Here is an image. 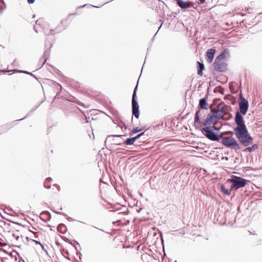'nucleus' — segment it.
<instances>
[{"mask_svg":"<svg viewBox=\"0 0 262 262\" xmlns=\"http://www.w3.org/2000/svg\"><path fill=\"white\" fill-rule=\"evenodd\" d=\"M235 121L236 126L234 128L235 135L239 142L244 146H248L253 143V138L250 136L244 123L241 113L237 112L235 115Z\"/></svg>","mask_w":262,"mask_h":262,"instance_id":"1","label":"nucleus"},{"mask_svg":"<svg viewBox=\"0 0 262 262\" xmlns=\"http://www.w3.org/2000/svg\"><path fill=\"white\" fill-rule=\"evenodd\" d=\"M202 115V111L201 110L198 111L195 114L194 123H199L201 125L207 126L213 125L215 126V124L217 123L220 120L219 116H217L213 111L212 110L211 113H209L206 118L202 122L200 121V116Z\"/></svg>","mask_w":262,"mask_h":262,"instance_id":"2","label":"nucleus"},{"mask_svg":"<svg viewBox=\"0 0 262 262\" xmlns=\"http://www.w3.org/2000/svg\"><path fill=\"white\" fill-rule=\"evenodd\" d=\"M232 133L231 132H226L221 134L220 136V139H222V143L226 147L234 150H238L240 149V146L235 140V139L232 137H223V135Z\"/></svg>","mask_w":262,"mask_h":262,"instance_id":"3","label":"nucleus"},{"mask_svg":"<svg viewBox=\"0 0 262 262\" xmlns=\"http://www.w3.org/2000/svg\"><path fill=\"white\" fill-rule=\"evenodd\" d=\"M226 51L224 50L217 56L214 62V69L219 72H224L226 70L227 64L225 62Z\"/></svg>","mask_w":262,"mask_h":262,"instance_id":"4","label":"nucleus"},{"mask_svg":"<svg viewBox=\"0 0 262 262\" xmlns=\"http://www.w3.org/2000/svg\"><path fill=\"white\" fill-rule=\"evenodd\" d=\"M220 127L215 126H205L202 129V132L203 135L207 138L208 139L211 141H217L220 139L219 136L215 135L213 132V130H219Z\"/></svg>","mask_w":262,"mask_h":262,"instance_id":"5","label":"nucleus"},{"mask_svg":"<svg viewBox=\"0 0 262 262\" xmlns=\"http://www.w3.org/2000/svg\"><path fill=\"white\" fill-rule=\"evenodd\" d=\"M230 107L225 104L223 103H220L218 104L217 107L215 108L212 109L213 112L219 116V119H222L224 116L229 114L230 111Z\"/></svg>","mask_w":262,"mask_h":262,"instance_id":"6","label":"nucleus"},{"mask_svg":"<svg viewBox=\"0 0 262 262\" xmlns=\"http://www.w3.org/2000/svg\"><path fill=\"white\" fill-rule=\"evenodd\" d=\"M228 181L232 183L231 188L235 190L244 187L247 182L246 180L236 176H234L232 179H229Z\"/></svg>","mask_w":262,"mask_h":262,"instance_id":"7","label":"nucleus"},{"mask_svg":"<svg viewBox=\"0 0 262 262\" xmlns=\"http://www.w3.org/2000/svg\"><path fill=\"white\" fill-rule=\"evenodd\" d=\"M138 88V85H136L135 88L134 93L132 98V112L133 114L135 116L136 118H138L139 117V105L136 100V91Z\"/></svg>","mask_w":262,"mask_h":262,"instance_id":"8","label":"nucleus"},{"mask_svg":"<svg viewBox=\"0 0 262 262\" xmlns=\"http://www.w3.org/2000/svg\"><path fill=\"white\" fill-rule=\"evenodd\" d=\"M52 47V45L50 42H47L46 41L45 42V48L46 50L45 51L43 54L40 58V61L42 62V65L45 64V63L47 61L50 52V48Z\"/></svg>","mask_w":262,"mask_h":262,"instance_id":"9","label":"nucleus"},{"mask_svg":"<svg viewBox=\"0 0 262 262\" xmlns=\"http://www.w3.org/2000/svg\"><path fill=\"white\" fill-rule=\"evenodd\" d=\"M240 113L243 115H245L248 111V102L244 98L241 99L240 102L239 103Z\"/></svg>","mask_w":262,"mask_h":262,"instance_id":"10","label":"nucleus"},{"mask_svg":"<svg viewBox=\"0 0 262 262\" xmlns=\"http://www.w3.org/2000/svg\"><path fill=\"white\" fill-rule=\"evenodd\" d=\"M215 51L216 50L214 49H210L206 52V59L209 63H211L212 61Z\"/></svg>","mask_w":262,"mask_h":262,"instance_id":"11","label":"nucleus"},{"mask_svg":"<svg viewBox=\"0 0 262 262\" xmlns=\"http://www.w3.org/2000/svg\"><path fill=\"white\" fill-rule=\"evenodd\" d=\"M40 219L44 222L49 221L51 219V215L48 211H42L40 214Z\"/></svg>","mask_w":262,"mask_h":262,"instance_id":"12","label":"nucleus"},{"mask_svg":"<svg viewBox=\"0 0 262 262\" xmlns=\"http://www.w3.org/2000/svg\"><path fill=\"white\" fill-rule=\"evenodd\" d=\"M144 134V133L143 132L141 134H138L135 137L128 138L125 141L124 143L126 145H132L134 143L136 139L139 138L141 136L143 135Z\"/></svg>","mask_w":262,"mask_h":262,"instance_id":"13","label":"nucleus"},{"mask_svg":"<svg viewBox=\"0 0 262 262\" xmlns=\"http://www.w3.org/2000/svg\"><path fill=\"white\" fill-rule=\"evenodd\" d=\"M178 6L182 8H187L191 6V3L190 2H186L182 0H176Z\"/></svg>","mask_w":262,"mask_h":262,"instance_id":"14","label":"nucleus"},{"mask_svg":"<svg viewBox=\"0 0 262 262\" xmlns=\"http://www.w3.org/2000/svg\"><path fill=\"white\" fill-rule=\"evenodd\" d=\"M141 259L143 262H150L151 260V256L147 253H144L141 255Z\"/></svg>","mask_w":262,"mask_h":262,"instance_id":"15","label":"nucleus"},{"mask_svg":"<svg viewBox=\"0 0 262 262\" xmlns=\"http://www.w3.org/2000/svg\"><path fill=\"white\" fill-rule=\"evenodd\" d=\"M13 73L17 72V73H20L29 74L30 75H31L32 77H34L36 80H38V78L36 77V76L35 75H34L32 73L29 72L27 71L15 69V70H13Z\"/></svg>","mask_w":262,"mask_h":262,"instance_id":"16","label":"nucleus"},{"mask_svg":"<svg viewBox=\"0 0 262 262\" xmlns=\"http://www.w3.org/2000/svg\"><path fill=\"white\" fill-rule=\"evenodd\" d=\"M13 73L17 72V73H20L29 74L30 75H31L32 77H34L36 80H38V78L36 77V76L35 75H34L32 73L29 72L27 71L15 69V70H13Z\"/></svg>","mask_w":262,"mask_h":262,"instance_id":"17","label":"nucleus"},{"mask_svg":"<svg viewBox=\"0 0 262 262\" xmlns=\"http://www.w3.org/2000/svg\"><path fill=\"white\" fill-rule=\"evenodd\" d=\"M199 106L201 108L207 109L208 107V104L206 102L205 98L201 99L199 101Z\"/></svg>","mask_w":262,"mask_h":262,"instance_id":"18","label":"nucleus"},{"mask_svg":"<svg viewBox=\"0 0 262 262\" xmlns=\"http://www.w3.org/2000/svg\"><path fill=\"white\" fill-rule=\"evenodd\" d=\"M198 64H199L198 74L200 76H202V75H203V70L204 69V64L203 63H200L199 61L198 62Z\"/></svg>","mask_w":262,"mask_h":262,"instance_id":"19","label":"nucleus"},{"mask_svg":"<svg viewBox=\"0 0 262 262\" xmlns=\"http://www.w3.org/2000/svg\"><path fill=\"white\" fill-rule=\"evenodd\" d=\"M258 148V146L257 144H254L252 146L247 147L244 149V151L245 152L249 151L251 152L252 151H254Z\"/></svg>","mask_w":262,"mask_h":262,"instance_id":"20","label":"nucleus"},{"mask_svg":"<svg viewBox=\"0 0 262 262\" xmlns=\"http://www.w3.org/2000/svg\"><path fill=\"white\" fill-rule=\"evenodd\" d=\"M52 180V179L50 177H49V178H47L45 182H44V187L47 189H49L51 188V185L50 184V183H51V181Z\"/></svg>","mask_w":262,"mask_h":262,"instance_id":"21","label":"nucleus"},{"mask_svg":"<svg viewBox=\"0 0 262 262\" xmlns=\"http://www.w3.org/2000/svg\"><path fill=\"white\" fill-rule=\"evenodd\" d=\"M39 105H40V104H39L38 105H36V106H34V107L31 109V110L30 111V112H29V113H28L26 116H25L24 117H23V118H21V119H18V121H20V120H23V119H25V118H26L28 115H30V114L31 113H32V112H33V111H35V110H36L38 107V106H39Z\"/></svg>","mask_w":262,"mask_h":262,"instance_id":"22","label":"nucleus"},{"mask_svg":"<svg viewBox=\"0 0 262 262\" xmlns=\"http://www.w3.org/2000/svg\"><path fill=\"white\" fill-rule=\"evenodd\" d=\"M0 2L4 5V7H0V13L2 14H3L4 10L6 9V5L4 0H0Z\"/></svg>","mask_w":262,"mask_h":262,"instance_id":"23","label":"nucleus"},{"mask_svg":"<svg viewBox=\"0 0 262 262\" xmlns=\"http://www.w3.org/2000/svg\"><path fill=\"white\" fill-rule=\"evenodd\" d=\"M88 7V8H90V7L98 8V6H93V5H91L84 4L83 5L77 7V9H80V8H84V7Z\"/></svg>","mask_w":262,"mask_h":262,"instance_id":"24","label":"nucleus"},{"mask_svg":"<svg viewBox=\"0 0 262 262\" xmlns=\"http://www.w3.org/2000/svg\"><path fill=\"white\" fill-rule=\"evenodd\" d=\"M144 129V128H139L138 127L135 128L132 130V133H130V135L137 133Z\"/></svg>","mask_w":262,"mask_h":262,"instance_id":"25","label":"nucleus"},{"mask_svg":"<svg viewBox=\"0 0 262 262\" xmlns=\"http://www.w3.org/2000/svg\"><path fill=\"white\" fill-rule=\"evenodd\" d=\"M54 212L55 213L57 214H60V215H63L64 216H67L68 220H72V221L74 220L72 218H71V217H70L69 216H68L67 214L61 212H58V211H54Z\"/></svg>","mask_w":262,"mask_h":262,"instance_id":"26","label":"nucleus"},{"mask_svg":"<svg viewBox=\"0 0 262 262\" xmlns=\"http://www.w3.org/2000/svg\"><path fill=\"white\" fill-rule=\"evenodd\" d=\"M7 130V127L6 126H3L0 127V135L3 132H6Z\"/></svg>","mask_w":262,"mask_h":262,"instance_id":"27","label":"nucleus"},{"mask_svg":"<svg viewBox=\"0 0 262 262\" xmlns=\"http://www.w3.org/2000/svg\"><path fill=\"white\" fill-rule=\"evenodd\" d=\"M57 228L58 230H62V229H63L65 230L66 226L63 224H60L59 225H58Z\"/></svg>","mask_w":262,"mask_h":262,"instance_id":"28","label":"nucleus"},{"mask_svg":"<svg viewBox=\"0 0 262 262\" xmlns=\"http://www.w3.org/2000/svg\"><path fill=\"white\" fill-rule=\"evenodd\" d=\"M40 246H41L42 250L44 251L46 254L49 256V253L48 252L47 250L45 247V246L42 244H41V245H40Z\"/></svg>","mask_w":262,"mask_h":262,"instance_id":"29","label":"nucleus"},{"mask_svg":"<svg viewBox=\"0 0 262 262\" xmlns=\"http://www.w3.org/2000/svg\"><path fill=\"white\" fill-rule=\"evenodd\" d=\"M66 28H64L63 29H59L58 28H57L55 29V30H56V33H59L62 31V30H64Z\"/></svg>","mask_w":262,"mask_h":262,"instance_id":"30","label":"nucleus"},{"mask_svg":"<svg viewBox=\"0 0 262 262\" xmlns=\"http://www.w3.org/2000/svg\"><path fill=\"white\" fill-rule=\"evenodd\" d=\"M32 241L34 242L36 244H38L39 245H41V243L39 241L35 239H32Z\"/></svg>","mask_w":262,"mask_h":262,"instance_id":"31","label":"nucleus"},{"mask_svg":"<svg viewBox=\"0 0 262 262\" xmlns=\"http://www.w3.org/2000/svg\"><path fill=\"white\" fill-rule=\"evenodd\" d=\"M27 2L29 4H32L35 2V0H27Z\"/></svg>","mask_w":262,"mask_h":262,"instance_id":"32","label":"nucleus"},{"mask_svg":"<svg viewBox=\"0 0 262 262\" xmlns=\"http://www.w3.org/2000/svg\"><path fill=\"white\" fill-rule=\"evenodd\" d=\"M54 29H51L50 31V33H45V35H49L50 34L52 33V32H54Z\"/></svg>","mask_w":262,"mask_h":262,"instance_id":"33","label":"nucleus"},{"mask_svg":"<svg viewBox=\"0 0 262 262\" xmlns=\"http://www.w3.org/2000/svg\"><path fill=\"white\" fill-rule=\"evenodd\" d=\"M223 191H224V193L226 194H230V192L227 189L225 190H224V189H223Z\"/></svg>","mask_w":262,"mask_h":262,"instance_id":"34","label":"nucleus"},{"mask_svg":"<svg viewBox=\"0 0 262 262\" xmlns=\"http://www.w3.org/2000/svg\"><path fill=\"white\" fill-rule=\"evenodd\" d=\"M56 85H57V88H59L60 89V90H61L62 86L60 84L56 83Z\"/></svg>","mask_w":262,"mask_h":262,"instance_id":"35","label":"nucleus"},{"mask_svg":"<svg viewBox=\"0 0 262 262\" xmlns=\"http://www.w3.org/2000/svg\"><path fill=\"white\" fill-rule=\"evenodd\" d=\"M73 246H74L75 250L76 251V254H78L79 253V250H78L77 247H76L75 245H74Z\"/></svg>","mask_w":262,"mask_h":262,"instance_id":"36","label":"nucleus"},{"mask_svg":"<svg viewBox=\"0 0 262 262\" xmlns=\"http://www.w3.org/2000/svg\"><path fill=\"white\" fill-rule=\"evenodd\" d=\"M123 126H124L123 124H121V125H117V128H118V127H119V128H120L121 129H122Z\"/></svg>","mask_w":262,"mask_h":262,"instance_id":"37","label":"nucleus"},{"mask_svg":"<svg viewBox=\"0 0 262 262\" xmlns=\"http://www.w3.org/2000/svg\"><path fill=\"white\" fill-rule=\"evenodd\" d=\"M12 235L16 238V240H18L19 239V236H15L14 233H13Z\"/></svg>","mask_w":262,"mask_h":262,"instance_id":"38","label":"nucleus"},{"mask_svg":"<svg viewBox=\"0 0 262 262\" xmlns=\"http://www.w3.org/2000/svg\"><path fill=\"white\" fill-rule=\"evenodd\" d=\"M0 245L2 247H5L7 245V244L6 243H0Z\"/></svg>","mask_w":262,"mask_h":262,"instance_id":"39","label":"nucleus"},{"mask_svg":"<svg viewBox=\"0 0 262 262\" xmlns=\"http://www.w3.org/2000/svg\"><path fill=\"white\" fill-rule=\"evenodd\" d=\"M77 255H78L79 258V259H81V256H82V254H81V253H80V252H79V253H78V254H77Z\"/></svg>","mask_w":262,"mask_h":262,"instance_id":"40","label":"nucleus"},{"mask_svg":"<svg viewBox=\"0 0 262 262\" xmlns=\"http://www.w3.org/2000/svg\"><path fill=\"white\" fill-rule=\"evenodd\" d=\"M41 19H38L36 20V24H39V23L41 22Z\"/></svg>","mask_w":262,"mask_h":262,"instance_id":"41","label":"nucleus"},{"mask_svg":"<svg viewBox=\"0 0 262 262\" xmlns=\"http://www.w3.org/2000/svg\"><path fill=\"white\" fill-rule=\"evenodd\" d=\"M20 261H22L23 262H26L21 257H20L19 262H20Z\"/></svg>","mask_w":262,"mask_h":262,"instance_id":"42","label":"nucleus"},{"mask_svg":"<svg viewBox=\"0 0 262 262\" xmlns=\"http://www.w3.org/2000/svg\"><path fill=\"white\" fill-rule=\"evenodd\" d=\"M201 4H203L205 3V0H199Z\"/></svg>","mask_w":262,"mask_h":262,"instance_id":"43","label":"nucleus"},{"mask_svg":"<svg viewBox=\"0 0 262 262\" xmlns=\"http://www.w3.org/2000/svg\"><path fill=\"white\" fill-rule=\"evenodd\" d=\"M34 31H35L36 33H37V32H38V31H37V30H36L35 26H34Z\"/></svg>","mask_w":262,"mask_h":262,"instance_id":"44","label":"nucleus"},{"mask_svg":"<svg viewBox=\"0 0 262 262\" xmlns=\"http://www.w3.org/2000/svg\"><path fill=\"white\" fill-rule=\"evenodd\" d=\"M15 62V60H14V61L12 63V65L13 66H14Z\"/></svg>","mask_w":262,"mask_h":262,"instance_id":"45","label":"nucleus"},{"mask_svg":"<svg viewBox=\"0 0 262 262\" xmlns=\"http://www.w3.org/2000/svg\"><path fill=\"white\" fill-rule=\"evenodd\" d=\"M122 136L123 135H115V136H116V137H120V136Z\"/></svg>","mask_w":262,"mask_h":262,"instance_id":"46","label":"nucleus"},{"mask_svg":"<svg viewBox=\"0 0 262 262\" xmlns=\"http://www.w3.org/2000/svg\"><path fill=\"white\" fill-rule=\"evenodd\" d=\"M65 253H66L67 254H68V255H69V251H67V250H66V251Z\"/></svg>","mask_w":262,"mask_h":262,"instance_id":"47","label":"nucleus"},{"mask_svg":"<svg viewBox=\"0 0 262 262\" xmlns=\"http://www.w3.org/2000/svg\"><path fill=\"white\" fill-rule=\"evenodd\" d=\"M13 252H15L19 256V254L18 252H17V251L13 250Z\"/></svg>","mask_w":262,"mask_h":262,"instance_id":"48","label":"nucleus"},{"mask_svg":"<svg viewBox=\"0 0 262 262\" xmlns=\"http://www.w3.org/2000/svg\"><path fill=\"white\" fill-rule=\"evenodd\" d=\"M74 14H76V13H73V14H69V16H70V15H74Z\"/></svg>","mask_w":262,"mask_h":262,"instance_id":"49","label":"nucleus"},{"mask_svg":"<svg viewBox=\"0 0 262 262\" xmlns=\"http://www.w3.org/2000/svg\"><path fill=\"white\" fill-rule=\"evenodd\" d=\"M92 135H93V139H94L95 138V136H94V134L93 132L92 133Z\"/></svg>","mask_w":262,"mask_h":262,"instance_id":"50","label":"nucleus"},{"mask_svg":"<svg viewBox=\"0 0 262 262\" xmlns=\"http://www.w3.org/2000/svg\"><path fill=\"white\" fill-rule=\"evenodd\" d=\"M66 258L68 260H70V258L69 257H66Z\"/></svg>","mask_w":262,"mask_h":262,"instance_id":"51","label":"nucleus"},{"mask_svg":"<svg viewBox=\"0 0 262 262\" xmlns=\"http://www.w3.org/2000/svg\"><path fill=\"white\" fill-rule=\"evenodd\" d=\"M56 245H60V244H59V242H56Z\"/></svg>","mask_w":262,"mask_h":262,"instance_id":"52","label":"nucleus"},{"mask_svg":"<svg viewBox=\"0 0 262 262\" xmlns=\"http://www.w3.org/2000/svg\"><path fill=\"white\" fill-rule=\"evenodd\" d=\"M57 186L58 187L57 189L59 190V186H58V185H57Z\"/></svg>","mask_w":262,"mask_h":262,"instance_id":"53","label":"nucleus"},{"mask_svg":"<svg viewBox=\"0 0 262 262\" xmlns=\"http://www.w3.org/2000/svg\"><path fill=\"white\" fill-rule=\"evenodd\" d=\"M63 20H62L60 23L62 24L63 23Z\"/></svg>","mask_w":262,"mask_h":262,"instance_id":"54","label":"nucleus"},{"mask_svg":"<svg viewBox=\"0 0 262 262\" xmlns=\"http://www.w3.org/2000/svg\"><path fill=\"white\" fill-rule=\"evenodd\" d=\"M7 71H8L7 70H5V71H4V72H5V73H6Z\"/></svg>","mask_w":262,"mask_h":262,"instance_id":"55","label":"nucleus"},{"mask_svg":"<svg viewBox=\"0 0 262 262\" xmlns=\"http://www.w3.org/2000/svg\"><path fill=\"white\" fill-rule=\"evenodd\" d=\"M0 215H1V216H2L1 212H0Z\"/></svg>","mask_w":262,"mask_h":262,"instance_id":"56","label":"nucleus"},{"mask_svg":"<svg viewBox=\"0 0 262 262\" xmlns=\"http://www.w3.org/2000/svg\"><path fill=\"white\" fill-rule=\"evenodd\" d=\"M2 262H5V261H4L3 260H2Z\"/></svg>","mask_w":262,"mask_h":262,"instance_id":"57","label":"nucleus"}]
</instances>
